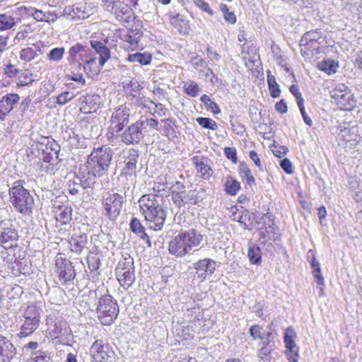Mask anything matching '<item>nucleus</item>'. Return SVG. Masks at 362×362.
Segmentation results:
<instances>
[{"label": "nucleus", "instance_id": "nucleus-1", "mask_svg": "<svg viewBox=\"0 0 362 362\" xmlns=\"http://www.w3.org/2000/svg\"><path fill=\"white\" fill-rule=\"evenodd\" d=\"M164 198L158 194L142 195L139 204L149 228L160 230L166 218V211L163 206Z\"/></svg>", "mask_w": 362, "mask_h": 362}, {"label": "nucleus", "instance_id": "nucleus-27", "mask_svg": "<svg viewBox=\"0 0 362 362\" xmlns=\"http://www.w3.org/2000/svg\"><path fill=\"white\" fill-rule=\"evenodd\" d=\"M90 50L86 47L80 44H76L72 46L69 50V57L68 61L70 64H75L78 67H81V63L77 59V55L78 54L81 57H87L88 52Z\"/></svg>", "mask_w": 362, "mask_h": 362}, {"label": "nucleus", "instance_id": "nucleus-38", "mask_svg": "<svg viewBox=\"0 0 362 362\" xmlns=\"http://www.w3.org/2000/svg\"><path fill=\"white\" fill-rule=\"evenodd\" d=\"M78 6H66L64 8L62 15L69 16L72 19H85L88 18V15L85 12H82L81 13H78Z\"/></svg>", "mask_w": 362, "mask_h": 362}, {"label": "nucleus", "instance_id": "nucleus-51", "mask_svg": "<svg viewBox=\"0 0 362 362\" xmlns=\"http://www.w3.org/2000/svg\"><path fill=\"white\" fill-rule=\"evenodd\" d=\"M64 48L56 47L52 49L48 54V59L50 61H59L64 55Z\"/></svg>", "mask_w": 362, "mask_h": 362}, {"label": "nucleus", "instance_id": "nucleus-42", "mask_svg": "<svg viewBox=\"0 0 362 362\" xmlns=\"http://www.w3.org/2000/svg\"><path fill=\"white\" fill-rule=\"evenodd\" d=\"M16 25L14 18L6 14H0V30H6Z\"/></svg>", "mask_w": 362, "mask_h": 362}, {"label": "nucleus", "instance_id": "nucleus-56", "mask_svg": "<svg viewBox=\"0 0 362 362\" xmlns=\"http://www.w3.org/2000/svg\"><path fill=\"white\" fill-rule=\"evenodd\" d=\"M273 347L274 346L262 345V347L259 351L258 356L262 360H267Z\"/></svg>", "mask_w": 362, "mask_h": 362}, {"label": "nucleus", "instance_id": "nucleus-36", "mask_svg": "<svg viewBox=\"0 0 362 362\" xmlns=\"http://www.w3.org/2000/svg\"><path fill=\"white\" fill-rule=\"evenodd\" d=\"M247 257L252 264H260L262 262V252L259 247L255 245H250Z\"/></svg>", "mask_w": 362, "mask_h": 362}, {"label": "nucleus", "instance_id": "nucleus-50", "mask_svg": "<svg viewBox=\"0 0 362 362\" xmlns=\"http://www.w3.org/2000/svg\"><path fill=\"white\" fill-rule=\"evenodd\" d=\"M36 52L31 47L24 48L21 51L20 58L26 62H30L35 58Z\"/></svg>", "mask_w": 362, "mask_h": 362}, {"label": "nucleus", "instance_id": "nucleus-9", "mask_svg": "<svg viewBox=\"0 0 362 362\" xmlns=\"http://www.w3.org/2000/svg\"><path fill=\"white\" fill-rule=\"evenodd\" d=\"M102 6L119 21L128 22L131 17L132 9L127 3L117 0H102Z\"/></svg>", "mask_w": 362, "mask_h": 362}, {"label": "nucleus", "instance_id": "nucleus-16", "mask_svg": "<svg viewBox=\"0 0 362 362\" xmlns=\"http://www.w3.org/2000/svg\"><path fill=\"white\" fill-rule=\"evenodd\" d=\"M322 38V32L320 30H313L306 32L300 40L301 52L306 54V52L316 49L320 44L319 40Z\"/></svg>", "mask_w": 362, "mask_h": 362}, {"label": "nucleus", "instance_id": "nucleus-61", "mask_svg": "<svg viewBox=\"0 0 362 362\" xmlns=\"http://www.w3.org/2000/svg\"><path fill=\"white\" fill-rule=\"evenodd\" d=\"M290 91L296 97L298 105L303 103L304 100L297 86L292 85L290 87Z\"/></svg>", "mask_w": 362, "mask_h": 362}, {"label": "nucleus", "instance_id": "nucleus-57", "mask_svg": "<svg viewBox=\"0 0 362 362\" xmlns=\"http://www.w3.org/2000/svg\"><path fill=\"white\" fill-rule=\"evenodd\" d=\"M224 154L226 157L230 160L233 163H237L236 150L233 147H226L224 148Z\"/></svg>", "mask_w": 362, "mask_h": 362}, {"label": "nucleus", "instance_id": "nucleus-24", "mask_svg": "<svg viewBox=\"0 0 362 362\" xmlns=\"http://www.w3.org/2000/svg\"><path fill=\"white\" fill-rule=\"evenodd\" d=\"M192 161L203 179L209 180L213 175L214 170L209 165L207 158L195 156L192 157Z\"/></svg>", "mask_w": 362, "mask_h": 362}, {"label": "nucleus", "instance_id": "nucleus-8", "mask_svg": "<svg viewBox=\"0 0 362 362\" xmlns=\"http://www.w3.org/2000/svg\"><path fill=\"white\" fill-rule=\"evenodd\" d=\"M93 362H114L115 354L112 346L102 339L95 340L90 349Z\"/></svg>", "mask_w": 362, "mask_h": 362}, {"label": "nucleus", "instance_id": "nucleus-10", "mask_svg": "<svg viewBox=\"0 0 362 362\" xmlns=\"http://www.w3.org/2000/svg\"><path fill=\"white\" fill-rule=\"evenodd\" d=\"M125 197L118 193L108 194L103 197V204L105 209V214L110 220L116 219L121 211Z\"/></svg>", "mask_w": 362, "mask_h": 362}, {"label": "nucleus", "instance_id": "nucleus-15", "mask_svg": "<svg viewBox=\"0 0 362 362\" xmlns=\"http://www.w3.org/2000/svg\"><path fill=\"white\" fill-rule=\"evenodd\" d=\"M296 336V334L291 327L286 328L284 334V343L286 348V355L290 362H297L299 358L298 347L294 341Z\"/></svg>", "mask_w": 362, "mask_h": 362}, {"label": "nucleus", "instance_id": "nucleus-45", "mask_svg": "<svg viewBox=\"0 0 362 362\" xmlns=\"http://www.w3.org/2000/svg\"><path fill=\"white\" fill-rule=\"evenodd\" d=\"M123 84L124 88L127 91H129L132 95H133L134 97H136L137 95H139L141 89V86L137 81L131 80L127 83H123Z\"/></svg>", "mask_w": 362, "mask_h": 362}, {"label": "nucleus", "instance_id": "nucleus-17", "mask_svg": "<svg viewBox=\"0 0 362 362\" xmlns=\"http://www.w3.org/2000/svg\"><path fill=\"white\" fill-rule=\"evenodd\" d=\"M80 110L83 113L95 112L101 104V98L96 94H86L78 98Z\"/></svg>", "mask_w": 362, "mask_h": 362}, {"label": "nucleus", "instance_id": "nucleus-53", "mask_svg": "<svg viewBox=\"0 0 362 362\" xmlns=\"http://www.w3.org/2000/svg\"><path fill=\"white\" fill-rule=\"evenodd\" d=\"M25 10L28 14H31L35 20L37 21H45V12L38 10L34 8H27L25 7Z\"/></svg>", "mask_w": 362, "mask_h": 362}, {"label": "nucleus", "instance_id": "nucleus-11", "mask_svg": "<svg viewBox=\"0 0 362 362\" xmlns=\"http://www.w3.org/2000/svg\"><path fill=\"white\" fill-rule=\"evenodd\" d=\"M55 267L59 281L62 284H68L74 279L76 273L71 262L64 258L61 254L56 257Z\"/></svg>", "mask_w": 362, "mask_h": 362}, {"label": "nucleus", "instance_id": "nucleus-31", "mask_svg": "<svg viewBox=\"0 0 362 362\" xmlns=\"http://www.w3.org/2000/svg\"><path fill=\"white\" fill-rule=\"evenodd\" d=\"M87 243V235L85 233H80L78 235L74 234L71 236V238L69 241L71 250L76 253L81 252L86 247Z\"/></svg>", "mask_w": 362, "mask_h": 362}, {"label": "nucleus", "instance_id": "nucleus-64", "mask_svg": "<svg viewBox=\"0 0 362 362\" xmlns=\"http://www.w3.org/2000/svg\"><path fill=\"white\" fill-rule=\"evenodd\" d=\"M19 70L16 66L9 64L4 68V74L8 77H14L18 73Z\"/></svg>", "mask_w": 362, "mask_h": 362}, {"label": "nucleus", "instance_id": "nucleus-32", "mask_svg": "<svg viewBox=\"0 0 362 362\" xmlns=\"http://www.w3.org/2000/svg\"><path fill=\"white\" fill-rule=\"evenodd\" d=\"M192 64L194 69L199 73V76L208 77L209 76V73L214 75L213 71L209 67L204 59L197 57L193 58Z\"/></svg>", "mask_w": 362, "mask_h": 362}, {"label": "nucleus", "instance_id": "nucleus-49", "mask_svg": "<svg viewBox=\"0 0 362 362\" xmlns=\"http://www.w3.org/2000/svg\"><path fill=\"white\" fill-rule=\"evenodd\" d=\"M50 358L42 351H35L28 362H49Z\"/></svg>", "mask_w": 362, "mask_h": 362}, {"label": "nucleus", "instance_id": "nucleus-62", "mask_svg": "<svg viewBox=\"0 0 362 362\" xmlns=\"http://www.w3.org/2000/svg\"><path fill=\"white\" fill-rule=\"evenodd\" d=\"M280 166L287 174H291L293 173L292 164L289 159L286 158L281 160Z\"/></svg>", "mask_w": 362, "mask_h": 362}, {"label": "nucleus", "instance_id": "nucleus-22", "mask_svg": "<svg viewBox=\"0 0 362 362\" xmlns=\"http://www.w3.org/2000/svg\"><path fill=\"white\" fill-rule=\"evenodd\" d=\"M16 349L9 339L0 334V362H10Z\"/></svg>", "mask_w": 362, "mask_h": 362}, {"label": "nucleus", "instance_id": "nucleus-35", "mask_svg": "<svg viewBox=\"0 0 362 362\" xmlns=\"http://www.w3.org/2000/svg\"><path fill=\"white\" fill-rule=\"evenodd\" d=\"M267 83L270 92V95L272 98H277L279 96L281 90L279 86L276 81L274 76H273L269 70L267 71Z\"/></svg>", "mask_w": 362, "mask_h": 362}, {"label": "nucleus", "instance_id": "nucleus-48", "mask_svg": "<svg viewBox=\"0 0 362 362\" xmlns=\"http://www.w3.org/2000/svg\"><path fill=\"white\" fill-rule=\"evenodd\" d=\"M75 97L73 92L65 91L57 97L56 103L59 105H64Z\"/></svg>", "mask_w": 362, "mask_h": 362}, {"label": "nucleus", "instance_id": "nucleus-33", "mask_svg": "<svg viewBox=\"0 0 362 362\" xmlns=\"http://www.w3.org/2000/svg\"><path fill=\"white\" fill-rule=\"evenodd\" d=\"M131 230L137 234L141 239L146 240L148 246H151V240L148 235L145 232L144 227L141 225V222L136 218H133L130 223Z\"/></svg>", "mask_w": 362, "mask_h": 362}, {"label": "nucleus", "instance_id": "nucleus-7", "mask_svg": "<svg viewBox=\"0 0 362 362\" xmlns=\"http://www.w3.org/2000/svg\"><path fill=\"white\" fill-rule=\"evenodd\" d=\"M331 98L338 107L344 110H351L356 105V100L351 89L344 83L337 85L330 91Z\"/></svg>", "mask_w": 362, "mask_h": 362}, {"label": "nucleus", "instance_id": "nucleus-58", "mask_svg": "<svg viewBox=\"0 0 362 362\" xmlns=\"http://www.w3.org/2000/svg\"><path fill=\"white\" fill-rule=\"evenodd\" d=\"M95 66H96V59L95 57H90L85 62L83 67L84 71L88 74V72H91L93 70L95 71Z\"/></svg>", "mask_w": 362, "mask_h": 362}, {"label": "nucleus", "instance_id": "nucleus-59", "mask_svg": "<svg viewBox=\"0 0 362 362\" xmlns=\"http://www.w3.org/2000/svg\"><path fill=\"white\" fill-rule=\"evenodd\" d=\"M67 186H68V191L71 195H76L78 194L79 187H81V186L79 185V182L77 181V180H73V181H71V180L69 181Z\"/></svg>", "mask_w": 362, "mask_h": 362}, {"label": "nucleus", "instance_id": "nucleus-60", "mask_svg": "<svg viewBox=\"0 0 362 362\" xmlns=\"http://www.w3.org/2000/svg\"><path fill=\"white\" fill-rule=\"evenodd\" d=\"M194 3L203 11L208 13L210 16H213L214 13L206 2L203 0H194Z\"/></svg>", "mask_w": 362, "mask_h": 362}, {"label": "nucleus", "instance_id": "nucleus-43", "mask_svg": "<svg viewBox=\"0 0 362 362\" xmlns=\"http://www.w3.org/2000/svg\"><path fill=\"white\" fill-rule=\"evenodd\" d=\"M200 100L204 103L205 107L207 110H211L213 113L219 114L221 112L218 105L214 101L211 100L209 95H203Z\"/></svg>", "mask_w": 362, "mask_h": 362}, {"label": "nucleus", "instance_id": "nucleus-30", "mask_svg": "<svg viewBox=\"0 0 362 362\" xmlns=\"http://www.w3.org/2000/svg\"><path fill=\"white\" fill-rule=\"evenodd\" d=\"M130 267L127 268V270L123 272L121 269L119 271V274L117 275V279L119 281L120 285L125 289L129 288L135 281L134 269L129 270Z\"/></svg>", "mask_w": 362, "mask_h": 362}, {"label": "nucleus", "instance_id": "nucleus-12", "mask_svg": "<svg viewBox=\"0 0 362 362\" xmlns=\"http://www.w3.org/2000/svg\"><path fill=\"white\" fill-rule=\"evenodd\" d=\"M2 228L0 233V246L5 249L12 247L16 245L18 233L11 220L1 222Z\"/></svg>", "mask_w": 362, "mask_h": 362}, {"label": "nucleus", "instance_id": "nucleus-28", "mask_svg": "<svg viewBox=\"0 0 362 362\" xmlns=\"http://www.w3.org/2000/svg\"><path fill=\"white\" fill-rule=\"evenodd\" d=\"M168 16L171 25H173V27L176 28L180 33L186 34L188 33V21L185 19L182 15L180 13L173 15L172 13H170Z\"/></svg>", "mask_w": 362, "mask_h": 362}, {"label": "nucleus", "instance_id": "nucleus-23", "mask_svg": "<svg viewBox=\"0 0 362 362\" xmlns=\"http://www.w3.org/2000/svg\"><path fill=\"white\" fill-rule=\"evenodd\" d=\"M20 100V97L16 93H8L3 96L0 100V119L4 120Z\"/></svg>", "mask_w": 362, "mask_h": 362}, {"label": "nucleus", "instance_id": "nucleus-29", "mask_svg": "<svg viewBox=\"0 0 362 362\" xmlns=\"http://www.w3.org/2000/svg\"><path fill=\"white\" fill-rule=\"evenodd\" d=\"M90 43L92 48H93L95 52L99 55V64L103 66L110 58V49L104 43L100 41L91 40Z\"/></svg>", "mask_w": 362, "mask_h": 362}, {"label": "nucleus", "instance_id": "nucleus-4", "mask_svg": "<svg viewBox=\"0 0 362 362\" xmlns=\"http://www.w3.org/2000/svg\"><path fill=\"white\" fill-rule=\"evenodd\" d=\"M112 158V150L110 147L103 146L90 153L86 165L93 174L100 177L107 171Z\"/></svg>", "mask_w": 362, "mask_h": 362}, {"label": "nucleus", "instance_id": "nucleus-3", "mask_svg": "<svg viewBox=\"0 0 362 362\" xmlns=\"http://www.w3.org/2000/svg\"><path fill=\"white\" fill-rule=\"evenodd\" d=\"M21 180L13 182L9 189V199L16 211L25 216H30L35 207L33 195L23 186Z\"/></svg>", "mask_w": 362, "mask_h": 362}, {"label": "nucleus", "instance_id": "nucleus-14", "mask_svg": "<svg viewBox=\"0 0 362 362\" xmlns=\"http://www.w3.org/2000/svg\"><path fill=\"white\" fill-rule=\"evenodd\" d=\"M144 137L142 123L139 120L129 125L121 134V141L127 145L139 144Z\"/></svg>", "mask_w": 362, "mask_h": 362}, {"label": "nucleus", "instance_id": "nucleus-2", "mask_svg": "<svg viewBox=\"0 0 362 362\" xmlns=\"http://www.w3.org/2000/svg\"><path fill=\"white\" fill-rule=\"evenodd\" d=\"M202 240V233L194 228L182 230L168 243L169 253L177 257H183L193 247L199 246Z\"/></svg>", "mask_w": 362, "mask_h": 362}, {"label": "nucleus", "instance_id": "nucleus-5", "mask_svg": "<svg viewBox=\"0 0 362 362\" xmlns=\"http://www.w3.org/2000/svg\"><path fill=\"white\" fill-rule=\"evenodd\" d=\"M98 318L103 325H110L119 313L117 304L110 295L102 296L97 308Z\"/></svg>", "mask_w": 362, "mask_h": 362}, {"label": "nucleus", "instance_id": "nucleus-34", "mask_svg": "<svg viewBox=\"0 0 362 362\" xmlns=\"http://www.w3.org/2000/svg\"><path fill=\"white\" fill-rule=\"evenodd\" d=\"M338 66V63L332 59L321 61L317 65L318 69L327 73L328 75L335 74Z\"/></svg>", "mask_w": 362, "mask_h": 362}, {"label": "nucleus", "instance_id": "nucleus-44", "mask_svg": "<svg viewBox=\"0 0 362 362\" xmlns=\"http://www.w3.org/2000/svg\"><path fill=\"white\" fill-rule=\"evenodd\" d=\"M184 88L185 93L191 97L197 96L200 92V88H199L197 83L192 81L186 82L185 83Z\"/></svg>", "mask_w": 362, "mask_h": 362}, {"label": "nucleus", "instance_id": "nucleus-19", "mask_svg": "<svg viewBox=\"0 0 362 362\" xmlns=\"http://www.w3.org/2000/svg\"><path fill=\"white\" fill-rule=\"evenodd\" d=\"M52 337L59 339L62 344L69 345L73 341V335L66 322L60 321L55 323L51 332Z\"/></svg>", "mask_w": 362, "mask_h": 362}, {"label": "nucleus", "instance_id": "nucleus-39", "mask_svg": "<svg viewBox=\"0 0 362 362\" xmlns=\"http://www.w3.org/2000/svg\"><path fill=\"white\" fill-rule=\"evenodd\" d=\"M310 262L312 267L313 268V274L315 278L316 279V283L319 285H324V278L321 274L320 264L319 262L317 261L314 255H313V257Z\"/></svg>", "mask_w": 362, "mask_h": 362}, {"label": "nucleus", "instance_id": "nucleus-52", "mask_svg": "<svg viewBox=\"0 0 362 362\" xmlns=\"http://www.w3.org/2000/svg\"><path fill=\"white\" fill-rule=\"evenodd\" d=\"M274 336L275 334L272 332L271 328H269V330L266 333H264L262 338H260L262 345L274 346Z\"/></svg>", "mask_w": 362, "mask_h": 362}, {"label": "nucleus", "instance_id": "nucleus-6", "mask_svg": "<svg viewBox=\"0 0 362 362\" xmlns=\"http://www.w3.org/2000/svg\"><path fill=\"white\" fill-rule=\"evenodd\" d=\"M24 322L21 325L19 337H26L33 334L40 322V310L36 305H28L23 313Z\"/></svg>", "mask_w": 362, "mask_h": 362}, {"label": "nucleus", "instance_id": "nucleus-13", "mask_svg": "<svg viewBox=\"0 0 362 362\" xmlns=\"http://www.w3.org/2000/svg\"><path fill=\"white\" fill-rule=\"evenodd\" d=\"M216 262L212 259L204 258L199 259L193 264V268L195 269L194 276L199 281H204L212 276L216 269Z\"/></svg>", "mask_w": 362, "mask_h": 362}, {"label": "nucleus", "instance_id": "nucleus-26", "mask_svg": "<svg viewBox=\"0 0 362 362\" xmlns=\"http://www.w3.org/2000/svg\"><path fill=\"white\" fill-rule=\"evenodd\" d=\"M53 206L57 221L63 225L71 221L72 209L70 206L68 204H57V202H54Z\"/></svg>", "mask_w": 362, "mask_h": 362}, {"label": "nucleus", "instance_id": "nucleus-46", "mask_svg": "<svg viewBox=\"0 0 362 362\" xmlns=\"http://www.w3.org/2000/svg\"><path fill=\"white\" fill-rule=\"evenodd\" d=\"M197 122L202 126L203 128L209 129L211 130H216L218 125L216 122L209 117H197L196 119Z\"/></svg>", "mask_w": 362, "mask_h": 362}, {"label": "nucleus", "instance_id": "nucleus-54", "mask_svg": "<svg viewBox=\"0 0 362 362\" xmlns=\"http://www.w3.org/2000/svg\"><path fill=\"white\" fill-rule=\"evenodd\" d=\"M34 81L33 75L29 73H23L21 74L18 79V86H25L32 84Z\"/></svg>", "mask_w": 362, "mask_h": 362}, {"label": "nucleus", "instance_id": "nucleus-41", "mask_svg": "<svg viewBox=\"0 0 362 362\" xmlns=\"http://www.w3.org/2000/svg\"><path fill=\"white\" fill-rule=\"evenodd\" d=\"M130 267L129 270L134 269V260L133 259L128 255V257H124L122 260H120L115 269L116 276L119 274V271H126L127 268Z\"/></svg>", "mask_w": 362, "mask_h": 362}, {"label": "nucleus", "instance_id": "nucleus-37", "mask_svg": "<svg viewBox=\"0 0 362 362\" xmlns=\"http://www.w3.org/2000/svg\"><path fill=\"white\" fill-rule=\"evenodd\" d=\"M128 60L132 62H137L141 65H147L151 61V56L146 53L136 52L129 54Z\"/></svg>", "mask_w": 362, "mask_h": 362}, {"label": "nucleus", "instance_id": "nucleus-47", "mask_svg": "<svg viewBox=\"0 0 362 362\" xmlns=\"http://www.w3.org/2000/svg\"><path fill=\"white\" fill-rule=\"evenodd\" d=\"M225 186L227 193L231 195L236 194L240 187V183L232 177L227 178Z\"/></svg>", "mask_w": 362, "mask_h": 362}, {"label": "nucleus", "instance_id": "nucleus-18", "mask_svg": "<svg viewBox=\"0 0 362 362\" xmlns=\"http://www.w3.org/2000/svg\"><path fill=\"white\" fill-rule=\"evenodd\" d=\"M129 110L120 106L113 113L110 119L112 129L120 132L129 122Z\"/></svg>", "mask_w": 362, "mask_h": 362}, {"label": "nucleus", "instance_id": "nucleus-25", "mask_svg": "<svg viewBox=\"0 0 362 362\" xmlns=\"http://www.w3.org/2000/svg\"><path fill=\"white\" fill-rule=\"evenodd\" d=\"M98 175L93 174L88 166L85 165L80 169L78 174L76 176V180L79 182V185L83 189L93 187L95 184V177Z\"/></svg>", "mask_w": 362, "mask_h": 362}, {"label": "nucleus", "instance_id": "nucleus-40", "mask_svg": "<svg viewBox=\"0 0 362 362\" xmlns=\"http://www.w3.org/2000/svg\"><path fill=\"white\" fill-rule=\"evenodd\" d=\"M239 173L243 180H246L248 185H252L255 183V177L252 175L250 170L245 163L243 162L240 164Z\"/></svg>", "mask_w": 362, "mask_h": 362}, {"label": "nucleus", "instance_id": "nucleus-55", "mask_svg": "<svg viewBox=\"0 0 362 362\" xmlns=\"http://www.w3.org/2000/svg\"><path fill=\"white\" fill-rule=\"evenodd\" d=\"M139 123H142V129L143 130L146 127H149L150 128L158 129V122L153 118H145L144 119H139Z\"/></svg>", "mask_w": 362, "mask_h": 362}, {"label": "nucleus", "instance_id": "nucleus-63", "mask_svg": "<svg viewBox=\"0 0 362 362\" xmlns=\"http://www.w3.org/2000/svg\"><path fill=\"white\" fill-rule=\"evenodd\" d=\"M250 335L255 339L262 338L264 332L261 331V327L258 325H252L250 328Z\"/></svg>", "mask_w": 362, "mask_h": 362}, {"label": "nucleus", "instance_id": "nucleus-20", "mask_svg": "<svg viewBox=\"0 0 362 362\" xmlns=\"http://www.w3.org/2000/svg\"><path fill=\"white\" fill-rule=\"evenodd\" d=\"M139 151L134 148H131L127 151L126 155L124 156L125 167L123 170L125 175H122L121 179L125 178L127 180V175L132 176L135 175L136 169V163L139 160Z\"/></svg>", "mask_w": 362, "mask_h": 362}, {"label": "nucleus", "instance_id": "nucleus-21", "mask_svg": "<svg viewBox=\"0 0 362 362\" xmlns=\"http://www.w3.org/2000/svg\"><path fill=\"white\" fill-rule=\"evenodd\" d=\"M172 199L173 202L179 207L181 208L187 204H196L197 196L195 192L189 190L185 191H172Z\"/></svg>", "mask_w": 362, "mask_h": 362}]
</instances>
